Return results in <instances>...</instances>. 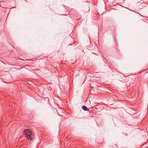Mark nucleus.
I'll use <instances>...</instances> for the list:
<instances>
[{
  "instance_id": "1",
  "label": "nucleus",
  "mask_w": 148,
  "mask_h": 148,
  "mask_svg": "<svg viewBox=\"0 0 148 148\" xmlns=\"http://www.w3.org/2000/svg\"><path fill=\"white\" fill-rule=\"evenodd\" d=\"M24 133L26 137L31 140H33L34 138V135L32 134L31 132L29 130L27 129L25 130H24Z\"/></svg>"
},
{
  "instance_id": "2",
  "label": "nucleus",
  "mask_w": 148,
  "mask_h": 148,
  "mask_svg": "<svg viewBox=\"0 0 148 148\" xmlns=\"http://www.w3.org/2000/svg\"><path fill=\"white\" fill-rule=\"evenodd\" d=\"M82 108L85 111H89L88 109L85 106H83L82 107Z\"/></svg>"
}]
</instances>
